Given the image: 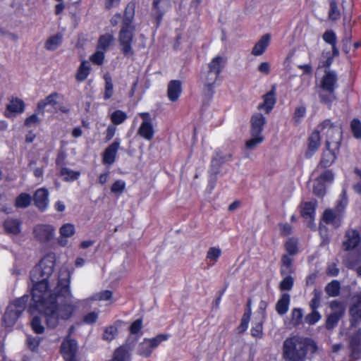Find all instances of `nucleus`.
Here are the masks:
<instances>
[{"label":"nucleus","instance_id":"f257e3e1","mask_svg":"<svg viewBox=\"0 0 361 361\" xmlns=\"http://www.w3.org/2000/svg\"><path fill=\"white\" fill-rule=\"evenodd\" d=\"M55 262V255L49 253L40 260L30 274L33 283L32 298L39 307L46 308L47 322L51 326H55L60 318H71L82 302L73 299L67 280L59 281L54 286L55 279L52 274Z\"/></svg>","mask_w":361,"mask_h":361},{"label":"nucleus","instance_id":"f03ea898","mask_svg":"<svg viewBox=\"0 0 361 361\" xmlns=\"http://www.w3.org/2000/svg\"><path fill=\"white\" fill-rule=\"evenodd\" d=\"M312 345L307 341L299 338L291 337L283 342V355L289 361H302L306 356L308 348Z\"/></svg>","mask_w":361,"mask_h":361},{"label":"nucleus","instance_id":"7ed1b4c3","mask_svg":"<svg viewBox=\"0 0 361 361\" xmlns=\"http://www.w3.org/2000/svg\"><path fill=\"white\" fill-rule=\"evenodd\" d=\"M133 18V13H128L126 11L118 37L121 51L127 56H131L134 54L133 41L135 27L132 23Z\"/></svg>","mask_w":361,"mask_h":361},{"label":"nucleus","instance_id":"20e7f679","mask_svg":"<svg viewBox=\"0 0 361 361\" xmlns=\"http://www.w3.org/2000/svg\"><path fill=\"white\" fill-rule=\"evenodd\" d=\"M317 128L322 135L326 137V145L331 146L334 149H339L342 137L341 126L339 123H333L330 120H326Z\"/></svg>","mask_w":361,"mask_h":361},{"label":"nucleus","instance_id":"39448f33","mask_svg":"<svg viewBox=\"0 0 361 361\" xmlns=\"http://www.w3.org/2000/svg\"><path fill=\"white\" fill-rule=\"evenodd\" d=\"M317 176L313 180L312 191L318 197H323L326 191V188L330 186L334 180V173L331 170L326 169L319 172L317 169Z\"/></svg>","mask_w":361,"mask_h":361},{"label":"nucleus","instance_id":"423d86ee","mask_svg":"<svg viewBox=\"0 0 361 361\" xmlns=\"http://www.w3.org/2000/svg\"><path fill=\"white\" fill-rule=\"evenodd\" d=\"M45 309V307L43 308L42 307H39L32 299V303L31 304L29 311L32 315L31 326L36 334H42L44 332V327L42 323V318L45 319L47 325L51 329L56 327L59 325L60 320H64L63 319L60 318L58 324L55 326H49L47 322Z\"/></svg>","mask_w":361,"mask_h":361},{"label":"nucleus","instance_id":"0eeeda50","mask_svg":"<svg viewBox=\"0 0 361 361\" xmlns=\"http://www.w3.org/2000/svg\"><path fill=\"white\" fill-rule=\"evenodd\" d=\"M27 298V296H23L14 300L8 306L4 317V322L6 326H11L16 323L25 308Z\"/></svg>","mask_w":361,"mask_h":361},{"label":"nucleus","instance_id":"6e6552de","mask_svg":"<svg viewBox=\"0 0 361 361\" xmlns=\"http://www.w3.org/2000/svg\"><path fill=\"white\" fill-rule=\"evenodd\" d=\"M337 77L336 73L331 71H326L324 75L321 78L320 87L329 93L328 97H324L322 94H319L321 101L324 103L331 102L333 99L332 92L336 85Z\"/></svg>","mask_w":361,"mask_h":361},{"label":"nucleus","instance_id":"1a4fd4ad","mask_svg":"<svg viewBox=\"0 0 361 361\" xmlns=\"http://www.w3.org/2000/svg\"><path fill=\"white\" fill-rule=\"evenodd\" d=\"M347 204V200L342 197L336 206V211L327 209L323 215L324 221L327 224H331L336 226H339L341 219V212Z\"/></svg>","mask_w":361,"mask_h":361},{"label":"nucleus","instance_id":"9d476101","mask_svg":"<svg viewBox=\"0 0 361 361\" xmlns=\"http://www.w3.org/2000/svg\"><path fill=\"white\" fill-rule=\"evenodd\" d=\"M25 102L18 97H12L6 104L4 115L8 118H13L23 114L25 111Z\"/></svg>","mask_w":361,"mask_h":361},{"label":"nucleus","instance_id":"9b49d317","mask_svg":"<svg viewBox=\"0 0 361 361\" xmlns=\"http://www.w3.org/2000/svg\"><path fill=\"white\" fill-rule=\"evenodd\" d=\"M140 117L142 122L138 129V134L147 140H151L154 134V130L152 125V118L149 113H140Z\"/></svg>","mask_w":361,"mask_h":361},{"label":"nucleus","instance_id":"f8f14e48","mask_svg":"<svg viewBox=\"0 0 361 361\" xmlns=\"http://www.w3.org/2000/svg\"><path fill=\"white\" fill-rule=\"evenodd\" d=\"M78 345L71 337L65 338L61 346V353L66 361H78L76 353Z\"/></svg>","mask_w":361,"mask_h":361},{"label":"nucleus","instance_id":"ddd939ff","mask_svg":"<svg viewBox=\"0 0 361 361\" xmlns=\"http://www.w3.org/2000/svg\"><path fill=\"white\" fill-rule=\"evenodd\" d=\"M330 308L331 313L326 320V327L328 329L334 328L345 312V306L338 301H332L330 304Z\"/></svg>","mask_w":361,"mask_h":361},{"label":"nucleus","instance_id":"4468645a","mask_svg":"<svg viewBox=\"0 0 361 361\" xmlns=\"http://www.w3.org/2000/svg\"><path fill=\"white\" fill-rule=\"evenodd\" d=\"M316 206V200L302 202L300 206V214L310 227L313 226Z\"/></svg>","mask_w":361,"mask_h":361},{"label":"nucleus","instance_id":"2eb2a0df","mask_svg":"<svg viewBox=\"0 0 361 361\" xmlns=\"http://www.w3.org/2000/svg\"><path fill=\"white\" fill-rule=\"evenodd\" d=\"M55 228L49 224H39L35 227L33 233L35 238L41 241H49L55 235Z\"/></svg>","mask_w":361,"mask_h":361},{"label":"nucleus","instance_id":"dca6fc26","mask_svg":"<svg viewBox=\"0 0 361 361\" xmlns=\"http://www.w3.org/2000/svg\"><path fill=\"white\" fill-rule=\"evenodd\" d=\"M75 226L71 223L63 224L59 230V237L58 238V244L61 247H66L68 244V238L75 234Z\"/></svg>","mask_w":361,"mask_h":361},{"label":"nucleus","instance_id":"f3484780","mask_svg":"<svg viewBox=\"0 0 361 361\" xmlns=\"http://www.w3.org/2000/svg\"><path fill=\"white\" fill-rule=\"evenodd\" d=\"M321 133L317 127L315 130L310 135L308 144L307 149L305 152L306 157H311L313 156L315 152L319 149L321 145Z\"/></svg>","mask_w":361,"mask_h":361},{"label":"nucleus","instance_id":"a211bd4d","mask_svg":"<svg viewBox=\"0 0 361 361\" xmlns=\"http://www.w3.org/2000/svg\"><path fill=\"white\" fill-rule=\"evenodd\" d=\"M271 40V36L269 34L262 35L255 43L252 49L251 54L255 56L262 55L268 48Z\"/></svg>","mask_w":361,"mask_h":361},{"label":"nucleus","instance_id":"6ab92c4d","mask_svg":"<svg viewBox=\"0 0 361 361\" xmlns=\"http://www.w3.org/2000/svg\"><path fill=\"white\" fill-rule=\"evenodd\" d=\"M218 78L219 75L208 69L203 72L201 75V81L204 85V90L209 93H212Z\"/></svg>","mask_w":361,"mask_h":361},{"label":"nucleus","instance_id":"aec40b11","mask_svg":"<svg viewBox=\"0 0 361 361\" xmlns=\"http://www.w3.org/2000/svg\"><path fill=\"white\" fill-rule=\"evenodd\" d=\"M338 151L339 149H334L332 145H326V149L323 152L319 166L326 168L331 166L336 159Z\"/></svg>","mask_w":361,"mask_h":361},{"label":"nucleus","instance_id":"412c9836","mask_svg":"<svg viewBox=\"0 0 361 361\" xmlns=\"http://www.w3.org/2000/svg\"><path fill=\"white\" fill-rule=\"evenodd\" d=\"M120 146V142L115 140L110 145L103 153V163L105 164L111 165L116 159V154Z\"/></svg>","mask_w":361,"mask_h":361},{"label":"nucleus","instance_id":"4be33fe9","mask_svg":"<svg viewBox=\"0 0 361 361\" xmlns=\"http://www.w3.org/2000/svg\"><path fill=\"white\" fill-rule=\"evenodd\" d=\"M250 122V134L262 135V132L266 123L265 117L260 113H256L252 116Z\"/></svg>","mask_w":361,"mask_h":361},{"label":"nucleus","instance_id":"5701e85b","mask_svg":"<svg viewBox=\"0 0 361 361\" xmlns=\"http://www.w3.org/2000/svg\"><path fill=\"white\" fill-rule=\"evenodd\" d=\"M131 348L128 345H123L115 350L110 361H130Z\"/></svg>","mask_w":361,"mask_h":361},{"label":"nucleus","instance_id":"b1692460","mask_svg":"<svg viewBox=\"0 0 361 361\" xmlns=\"http://www.w3.org/2000/svg\"><path fill=\"white\" fill-rule=\"evenodd\" d=\"M169 0H154L153 13L157 22H159L162 16L170 8Z\"/></svg>","mask_w":361,"mask_h":361},{"label":"nucleus","instance_id":"393cba45","mask_svg":"<svg viewBox=\"0 0 361 361\" xmlns=\"http://www.w3.org/2000/svg\"><path fill=\"white\" fill-rule=\"evenodd\" d=\"M49 192L48 190L41 188L37 190L35 195V205L41 210H44L49 204Z\"/></svg>","mask_w":361,"mask_h":361},{"label":"nucleus","instance_id":"a878e982","mask_svg":"<svg viewBox=\"0 0 361 361\" xmlns=\"http://www.w3.org/2000/svg\"><path fill=\"white\" fill-rule=\"evenodd\" d=\"M360 241L358 233L355 230H349L345 235V240L343 242V247L346 250L355 248Z\"/></svg>","mask_w":361,"mask_h":361},{"label":"nucleus","instance_id":"bb28decb","mask_svg":"<svg viewBox=\"0 0 361 361\" xmlns=\"http://www.w3.org/2000/svg\"><path fill=\"white\" fill-rule=\"evenodd\" d=\"M182 92L181 82L172 80L168 85V97L171 102L176 101Z\"/></svg>","mask_w":361,"mask_h":361},{"label":"nucleus","instance_id":"cd10ccee","mask_svg":"<svg viewBox=\"0 0 361 361\" xmlns=\"http://www.w3.org/2000/svg\"><path fill=\"white\" fill-rule=\"evenodd\" d=\"M337 48H333L329 50H324L320 59L319 66L329 67L333 62L335 56L338 55Z\"/></svg>","mask_w":361,"mask_h":361},{"label":"nucleus","instance_id":"c85d7f7f","mask_svg":"<svg viewBox=\"0 0 361 361\" xmlns=\"http://www.w3.org/2000/svg\"><path fill=\"white\" fill-rule=\"evenodd\" d=\"M263 99V103L260 104L258 108L264 111L266 114H269L276 103L274 93L273 92H268L264 96Z\"/></svg>","mask_w":361,"mask_h":361},{"label":"nucleus","instance_id":"c756f323","mask_svg":"<svg viewBox=\"0 0 361 361\" xmlns=\"http://www.w3.org/2000/svg\"><path fill=\"white\" fill-rule=\"evenodd\" d=\"M154 348L151 345L148 338H145L137 347L136 352L137 354L143 357H149L152 352Z\"/></svg>","mask_w":361,"mask_h":361},{"label":"nucleus","instance_id":"7c9ffc66","mask_svg":"<svg viewBox=\"0 0 361 361\" xmlns=\"http://www.w3.org/2000/svg\"><path fill=\"white\" fill-rule=\"evenodd\" d=\"M350 314L353 323L361 321V298L357 297L350 309Z\"/></svg>","mask_w":361,"mask_h":361},{"label":"nucleus","instance_id":"2f4dec72","mask_svg":"<svg viewBox=\"0 0 361 361\" xmlns=\"http://www.w3.org/2000/svg\"><path fill=\"white\" fill-rule=\"evenodd\" d=\"M58 97L59 95L54 93L41 100L37 104V111L43 113L48 106H53L56 103Z\"/></svg>","mask_w":361,"mask_h":361},{"label":"nucleus","instance_id":"473e14b6","mask_svg":"<svg viewBox=\"0 0 361 361\" xmlns=\"http://www.w3.org/2000/svg\"><path fill=\"white\" fill-rule=\"evenodd\" d=\"M224 63V59L221 56H217L212 59V61L208 63V70L219 75Z\"/></svg>","mask_w":361,"mask_h":361},{"label":"nucleus","instance_id":"72a5a7b5","mask_svg":"<svg viewBox=\"0 0 361 361\" xmlns=\"http://www.w3.org/2000/svg\"><path fill=\"white\" fill-rule=\"evenodd\" d=\"M290 304V296L283 293L276 305V310L279 314H284L287 312Z\"/></svg>","mask_w":361,"mask_h":361},{"label":"nucleus","instance_id":"f704fd0d","mask_svg":"<svg viewBox=\"0 0 361 361\" xmlns=\"http://www.w3.org/2000/svg\"><path fill=\"white\" fill-rule=\"evenodd\" d=\"M91 67L88 61H84L81 63L77 71L75 78L78 81L85 80L90 73Z\"/></svg>","mask_w":361,"mask_h":361},{"label":"nucleus","instance_id":"c9c22d12","mask_svg":"<svg viewBox=\"0 0 361 361\" xmlns=\"http://www.w3.org/2000/svg\"><path fill=\"white\" fill-rule=\"evenodd\" d=\"M60 175L64 181L73 182L79 178L80 173V171H73L68 168H62Z\"/></svg>","mask_w":361,"mask_h":361},{"label":"nucleus","instance_id":"e433bc0d","mask_svg":"<svg viewBox=\"0 0 361 361\" xmlns=\"http://www.w3.org/2000/svg\"><path fill=\"white\" fill-rule=\"evenodd\" d=\"M114 41V37L111 34H105L99 37L97 49L106 51V50L113 44Z\"/></svg>","mask_w":361,"mask_h":361},{"label":"nucleus","instance_id":"4c0bfd02","mask_svg":"<svg viewBox=\"0 0 361 361\" xmlns=\"http://www.w3.org/2000/svg\"><path fill=\"white\" fill-rule=\"evenodd\" d=\"M251 137L245 142V147L249 150L255 149L259 145L264 141L263 135L250 134Z\"/></svg>","mask_w":361,"mask_h":361},{"label":"nucleus","instance_id":"58836bf2","mask_svg":"<svg viewBox=\"0 0 361 361\" xmlns=\"http://www.w3.org/2000/svg\"><path fill=\"white\" fill-rule=\"evenodd\" d=\"M62 37L60 35H56L50 37L45 42V48L50 51H54L58 48L61 43Z\"/></svg>","mask_w":361,"mask_h":361},{"label":"nucleus","instance_id":"ea45409f","mask_svg":"<svg viewBox=\"0 0 361 361\" xmlns=\"http://www.w3.org/2000/svg\"><path fill=\"white\" fill-rule=\"evenodd\" d=\"M4 228L7 232L11 234H18L20 231V223L17 220L8 219L4 222Z\"/></svg>","mask_w":361,"mask_h":361},{"label":"nucleus","instance_id":"a19ab883","mask_svg":"<svg viewBox=\"0 0 361 361\" xmlns=\"http://www.w3.org/2000/svg\"><path fill=\"white\" fill-rule=\"evenodd\" d=\"M341 13L337 6L336 0H329V18L332 20H338Z\"/></svg>","mask_w":361,"mask_h":361},{"label":"nucleus","instance_id":"79ce46f5","mask_svg":"<svg viewBox=\"0 0 361 361\" xmlns=\"http://www.w3.org/2000/svg\"><path fill=\"white\" fill-rule=\"evenodd\" d=\"M285 247L289 255H294L298 252V240L294 238H289L285 243Z\"/></svg>","mask_w":361,"mask_h":361},{"label":"nucleus","instance_id":"37998d69","mask_svg":"<svg viewBox=\"0 0 361 361\" xmlns=\"http://www.w3.org/2000/svg\"><path fill=\"white\" fill-rule=\"evenodd\" d=\"M170 338L168 334H160L152 338H148L154 350L157 348L161 343L166 341Z\"/></svg>","mask_w":361,"mask_h":361},{"label":"nucleus","instance_id":"c03bdc74","mask_svg":"<svg viewBox=\"0 0 361 361\" xmlns=\"http://www.w3.org/2000/svg\"><path fill=\"white\" fill-rule=\"evenodd\" d=\"M290 322L293 326L300 324L303 317V311L300 308H294L290 314Z\"/></svg>","mask_w":361,"mask_h":361},{"label":"nucleus","instance_id":"a18cd8bd","mask_svg":"<svg viewBox=\"0 0 361 361\" xmlns=\"http://www.w3.org/2000/svg\"><path fill=\"white\" fill-rule=\"evenodd\" d=\"M221 255V250L216 247H210L207 253V258L214 264Z\"/></svg>","mask_w":361,"mask_h":361},{"label":"nucleus","instance_id":"49530a36","mask_svg":"<svg viewBox=\"0 0 361 361\" xmlns=\"http://www.w3.org/2000/svg\"><path fill=\"white\" fill-rule=\"evenodd\" d=\"M126 114L121 110H116L114 111L111 115V120L112 123L116 125L122 123L126 119Z\"/></svg>","mask_w":361,"mask_h":361},{"label":"nucleus","instance_id":"de8ad7c7","mask_svg":"<svg viewBox=\"0 0 361 361\" xmlns=\"http://www.w3.org/2000/svg\"><path fill=\"white\" fill-rule=\"evenodd\" d=\"M126 188V183L122 180L115 181L111 188V192L117 196L121 195Z\"/></svg>","mask_w":361,"mask_h":361},{"label":"nucleus","instance_id":"09e8293b","mask_svg":"<svg viewBox=\"0 0 361 361\" xmlns=\"http://www.w3.org/2000/svg\"><path fill=\"white\" fill-rule=\"evenodd\" d=\"M306 114V107L303 105H300L295 108L294 115H293V121L295 123H299L301 122L302 118L305 116Z\"/></svg>","mask_w":361,"mask_h":361},{"label":"nucleus","instance_id":"8fccbe9b","mask_svg":"<svg viewBox=\"0 0 361 361\" xmlns=\"http://www.w3.org/2000/svg\"><path fill=\"white\" fill-rule=\"evenodd\" d=\"M323 39L331 46V49L336 48V35L334 32L331 30L326 31L323 35Z\"/></svg>","mask_w":361,"mask_h":361},{"label":"nucleus","instance_id":"3c124183","mask_svg":"<svg viewBox=\"0 0 361 361\" xmlns=\"http://www.w3.org/2000/svg\"><path fill=\"white\" fill-rule=\"evenodd\" d=\"M105 89H104V99H109L114 94V85L110 77L105 76Z\"/></svg>","mask_w":361,"mask_h":361},{"label":"nucleus","instance_id":"603ef678","mask_svg":"<svg viewBox=\"0 0 361 361\" xmlns=\"http://www.w3.org/2000/svg\"><path fill=\"white\" fill-rule=\"evenodd\" d=\"M31 202V197L25 193L20 194L16 200V205L18 207H26Z\"/></svg>","mask_w":361,"mask_h":361},{"label":"nucleus","instance_id":"864d4df0","mask_svg":"<svg viewBox=\"0 0 361 361\" xmlns=\"http://www.w3.org/2000/svg\"><path fill=\"white\" fill-rule=\"evenodd\" d=\"M340 290L339 283L336 281H334L329 283L326 287V292L329 296H336Z\"/></svg>","mask_w":361,"mask_h":361},{"label":"nucleus","instance_id":"5fc2aeb1","mask_svg":"<svg viewBox=\"0 0 361 361\" xmlns=\"http://www.w3.org/2000/svg\"><path fill=\"white\" fill-rule=\"evenodd\" d=\"M292 259L287 255H284L282 257V267L281 269V274L289 273L291 271Z\"/></svg>","mask_w":361,"mask_h":361},{"label":"nucleus","instance_id":"6e6d98bb","mask_svg":"<svg viewBox=\"0 0 361 361\" xmlns=\"http://www.w3.org/2000/svg\"><path fill=\"white\" fill-rule=\"evenodd\" d=\"M351 130L355 137L361 138V122L355 118L350 123Z\"/></svg>","mask_w":361,"mask_h":361},{"label":"nucleus","instance_id":"4d7b16f0","mask_svg":"<svg viewBox=\"0 0 361 361\" xmlns=\"http://www.w3.org/2000/svg\"><path fill=\"white\" fill-rule=\"evenodd\" d=\"M257 71L263 75H268L271 71V63L268 61H262L257 67Z\"/></svg>","mask_w":361,"mask_h":361},{"label":"nucleus","instance_id":"13d9d810","mask_svg":"<svg viewBox=\"0 0 361 361\" xmlns=\"http://www.w3.org/2000/svg\"><path fill=\"white\" fill-rule=\"evenodd\" d=\"M104 53L105 51L97 49V51L90 56V61L97 65L102 64L104 59Z\"/></svg>","mask_w":361,"mask_h":361},{"label":"nucleus","instance_id":"bf43d9fd","mask_svg":"<svg viewBox=\"0 0 361 361\" xmlns=\"http://www.w3.org/2000/svg\"><path fill=\"white\" fill-rule=\"evenodd\" d=\"M293 286V278L290 276H287L281 281L279 287L281 290H290Z\"/></svg>","mask_w":361,"mask_h":361},{"label":"nucleus","instance_id":"052dcab7","mask_svg":"<svg viewBox=\"0 0 361 361\" xmlns=\"http://www.w3.org/2000/svg\"><path fill=\"white\" fill-rule=\"evenodd\" d=\"M322 316L317 310H313L312 312L308 314L305 317V322L309 324H314L319 322Z\"/></svg>","mask_w":361,"mask_h":361},{"label":"nucleus","instance_id":"680f3d73","mask_svg":"<svg viewBox=\"0 0 361 361\" xmlns=\"http://www.w3.org/2000/svg\"><path fill=\"white\" fill-rule=\"evenodd\" d=\"M112 296V293L109 290H104L100 293L95 294L91 300H99V301H105L111 299Z\"/></svg>","mask_w":361,"mask_h":361},{"label":"nucleus","instance_id":"e2e57ef3","mask_svg":"<svg viewBox=\"0 0 361 361\" xmlns=\"http://www.w3.org/2000/svg\"><path fill=\"white\" fill-rule=\"evenodd\" d=\"M251 312L250 310L246 312L243 318L241 323L238 327L239 332H244L248 327Z\"/></svg>","mask_w":361,"mask_h":361},{"label":"nucleus","instance_id":"0e129e2a","mask_svg":"<svg viewBox=\"0 0 361 361\" xmlns=\"http://www.w3.org/2000/svg\"><path fill=\"white\" fill-rule=\"evenodd\" d=\"M117 334V329L114 326H109L104 331L103 337L105 340H112Z\"/></svg>","mask_w":361,"mask_h":361},{"label":"nucleus","instance_id":"69168bd1","mask_svg":"<svg viewBox=\"0 0 361 361\" xmlns=\"http://www.w3.org/2000/svg\"><path fill=\"white\" fill-rule=\"evenodd\" d=\"M251 332L254 337L260 338L263 332L262 321H259L258 323L255 324V326H252Z\"/></svg>","mask_w":361,"mask_h":361},{"label":"nucleus","instance_id":"338daca9","mask_svg":"<svg viewBox=\"0 0 361 361\" xmlns=\"http://www.w3.org/2000/svg\"><path fill=\"white\" fill-rule=\"evenodd\" d=\"M98 319V313L95 312H91L87 314L83 319L85 323L91 324L94 323Z\"/></svg>","mask_w":361,"mask_h":361},{"label":"nucleus","instance_id":"774afa93","mask_svg":"<svg viewBox=\"0 0 361 361\" xmlns=\"http://www.w3.org/2000/svg\"><path fill=\"white\" fill-rule=\"evenodd\" d=\"M142 328V322L141 319H137L135 321L130 327V331L131 334H138Z\"/></svg>","mask_w":361,"mask_h":361}]
</instances>
